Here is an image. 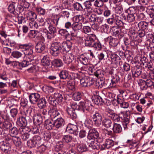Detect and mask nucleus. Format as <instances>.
<instances>
[{
	"label": "nucleus",
	"mask_w": 154,
	"mask_h": 154,
	"mask_svg": "<svg viewBox=\"0 0 154 154\" xmlns=\"http://www.w3.org/2000/svg\"><path fill=\"white\" fill-rule=\"evenodd\" d=\"M10 145L6 143H2L0 146V148L2 151L6 152H8L10 150Z\"/></svg>",
	"instance_id": "nucleus-41"
},
{
	"label": "nucleus",
	"mask_w": 154,
	"mask_h": 154,
	"mask_svg": "<svg viewBox=\"0 0 154 154\" xmlns=\"http://www.w3.org/2000/svg\"><path fill=\"white\" fill-rule=\"evenodd\" d=\"M30 102L32 104L36 103L40 97V95L38 93H32L29 96Z\"/></svg>",
	"instance_id": "nucleus-11"
},
{
	"label": "nucleus",
	"mask_w": 154,
	"mask_h": 154,
	"mask_svg": "<svg viewBox=\"0 0 154 154\" xmlns=\"http://www.w3.org/2000/svg\"><path fill=\"white\" fill-rule=\"evenodd\" d=\"M35 10L37 12L41 15H44L45 13V9L40 7L36 8Z\"/></svg>",
	"instance_id": "nucleus-63"
},
{
	"label": "nucleus",
	"mask_w": 154,
	"mask_h": 154,
	"mask_svg": "<svg viewBox=\"0 0 154 154\" xmlns=\"http://www.w3.org/2000/svg\"><path fill=\"white\" fill-rule=\"evenodd\" d=\"M120 80L119 76L116 74L112 77V79L111 80V83H110V86L111 87H115L116 86V84Z\"/></svg>",
	"instance_id": "nucleus-27"
},
{
	"label": "nucleus",
	"mask_w": 154,
	"mask_h": 154,
	"mask_svg": "<svg viewBox=\"0 0 154 154\" xmlns=\"http://www.w3.org/2000/svg\"><path fill=\"white\" fill-rule=\"evenodd\" d=\"M79 104L80 110H82L84 112L86 111H90L93 107L90 102L88 100L80 102Z\"/></svg>",
	"instance_id": "nucleus-7"
},
{
	"label": "nucleus",
	"mask_w": 154,
	"mask_h": 154,
	"mask_svg": "<svg viewBox=\"0 0 154 154\" xmlns=\"http://www.w3.org/2000/svg\"><path fill=\"white\" fill-rule=\"evenodd\" d=\"M92 101L96 105H99L102 104V99L101 97L98 95H95L92 97Z\"/></svg>",
	"instance_id": "nucleus-30"
},
{
	"label": "nucleus",
	"mask_w": 154,
	"mask_h": 154,
	"mask_svg": "<svg viewBox=\"0 0 154 154\" xmlns=\"http://www.w3.org/2000/svg\"><path fill=\"white\" fill-rule=\"evenodd\" d=\"M113 132L115 133H119L122 131V128L121 125L116 123H114L112 128Z\"/></svg>",
	"instance_id": "nucleus-26"
},
{
	"label": "nucleus",
	"mask_w": 154,
	"mask_h": 154,
	"mask_svg": "<svg viewBox=\"0 0 154 154\" xmlns=\"http://www.w3.org/2000/svg\"><path fill=\"white\" fill-rule=\"evenodd\" d=\"M73 59L74 56L72 53L66 54L63 57V62L68 65L71 63Z\"/></svg>",
	"instance_id": "nucleus-13"
},
{
	"label": "nucleus",
	"mask_w": 154,
	"mask_h": 154,
	"mask_svg": "<svg viewBox=\"0 0 154 154\" xmlns=\"http://www.w3.org/2000/svg\"><path fill=\"white\" fill-rule=\"evenodd\" d=\"M42 143L41 137L37 135L35 136L32 139L28 141V145L30 147L32 148L38 146Z\"/></svg>",
	"instance_id": "nucleus-8"
},
{
	"label": "nucleus",
	"mask_w": 154,
	"mask_h": 154,
	"mask_svg": "<svg viewBox=\"0 0 154 154\" xmlns=\"http://www.w3.org/2000/svg\"><path fill=\"white\" fill-rule=\"evenodd\" d=\"M79 60H75L74 62L69 67V69L72 71H75L78 69Z\"/></svg>",
	"instance_id": "nucleus-39"
},
{
	"label": "nucleus",
	"mask_w": 154,
	"mask_h": 154,
	"mask_svg": "<svg viewBox=\"0 0 154 154\" xmlns=\"http://www.w3.org/2000/svg\"><path fill=\"white\" fill-rule=\"evenodd\" d=\"M53 65L54 66L57 67H59L62 66L63 65V63L62 60L60 59H55L52 61Z\"/></svg>",
	"instance_id": "nucleus-44"
},
{
	"label": "nucleus",
	"mask_w": 154,
	"mask_h": 154,
	"mask_svg": "<svg viewBox=\"0 0 154 154\" xmlns=\"http://www.w3.org/2000/svg\"><path fill=\"white\" fill-rule=\"evenodd\" d=\"M128 35L132 39H136L137 36V34L135 32V30L132 29L129 30Z\"/></svg>",
	"instance_id": "nucleus-49"
},
{
	"label": "nucleus",
	"mask_w": 154,
	"mask_h": 154,
	"mask_svg": "<svg viewBox=\"0 0 154 154\" xmlns=\"http://www.w3.org/2000/svg\"><path fill=\"white\" fill-rule=\"evenodd\" d=\"M84 41L85 45L86 47H92L94 42L96 40L97 37L94 34H91L87 35L84 37H82Z\"/></svg>",
	"instance_id": "nucleus-4"
},
{
	"label": "nucleus",
	"mask_w": 154,
	"mask_h": 154,
	"mask_svg": "<svg viewBox=\"0 0 154 154\" xmlns=\"http://www.w3.org/2000/svg\"><path fill=\"white\" fill-rule=\"evenodd\" d=\"M101 124L104 127L107 129L111 128L113 125L111 120L106 118H105L103 119Z\"/></svg>",
	"instance_id": "nucleus-20"
},
{
	"label": "nucleus",
	"mask_w": 154,
	"mask_h": 154,
	"mask_svg": "<svg viewBox=\"0 0 154 154\" xmlns=\"http://www.w3.org/2000/svg\"><path fill=\"white\" fill-rule=\"evenodd\" d=\"M54 127L58 129L64 126L65 124V121L62 118H58L54 121Z\"/></svg>",
	"instance_id": "nucleus-18"
},
{
	"label": "nucleus",
	"mask_w": 154,
	"mask_h": 154,
	"mask_svg": "<svg viewBox=\"0 0 154 154\" xmlns=\"http://www.w3.org/2000/svg\"><path fill=\"white\" fill-rule=\"evenodd\" d=\"M45 98L46 99V100H48L49 103L52 105L54 106H56L57 104V101L55 100L54 96L52 97L50 95H48Z\"/></svg>",
	"instance_id": "nucleus-29"
},
{
	"label": "nucleus",
	"mask_w": 154,
	"mask_h": 154,
	"mask_svg": "<svg viewBox=\"0 0 154 154\" xmlns=\"http://www.w3.org/2000/svg\"><path fill=\"white\" fill-rule=\"evenodd\" d=\"M48 23L49 25L48 27L49 32L54 34L57 31L56 27L53 26L52 25L50 24L49 22Z\"/></svg>",
	"instance_id": "nucleus-57"
},
{
	"label": "nucleus",
	"mask_w": 154,
	"mask_h": 154,
	"mask_svg": "<svg viewBox=\"0 0 154 154\" xmlns=\"http://www.w3.org/2000/svg\"><path fill=\"white\" fill-rule=\"evenodd\" d=\"M18 133V130L15 127H14L10 130V134L12 137H15V136Z\"/></svg>",
	"instance_id": "nucleus-53"
},
{
	"label": "nucleus",
	"mask_w": 154,
	"mask_h": 154,
	"mask_svg": "<svg viewBox=\"0 0 154 154\" xmlns=\"http://www.w3.org/2000/svg\"><path fill=\"white\" fill-rule=\"evenodd\" d=\"M25 16L27 18V20L30 21H34L37 18L36 14L32 11L26 12Z\"/></svg>",
	"instance_id": "nucleus-15"
},
{
	"label": "nucleus",
	"mask_w": 154,
	"mask_h": 154,
	"mask_svg": "<svg viewBox=\"0 0 154 154\" xmlns=\"http://www.w3.org/2000/svg\"><path fill=\"white\" fill-rule=\"evenodd\" d=\"M16 123L18 125L22 127V128H23L27 125V122L25 118L24 117V116H23L17 119Z\"/></svg>",
	"instance_id": "nucleus-22"
},
{
	"label": "nucleus",
	"mask_w": 154,
	"mask_h": 154,
	"mask_svg": "<svg viewBox=\"0 0 154 154\" xmlns=\"http://www.w3.org/2000/svg\"><path fill=\"white\" fill-rule=\"evenodd\" d=\"M29 46V45L27 44H24L20 45V48H24V53L26 56L27 59L30 60L34 61L33 59L34 57L33 54V51L32 50L31 48H27L26 47Z\"/></svg>",
	"instance_id": "nucleus-6"
},
{
	"label": "nucleus",
	"mask_w": 154,
	"mask_h": 154,
	"mask_svg": "<svg viewBox=\"0 0 154 154\" xmlns=\"http://www.w3.org/2000/svg\"><path fill=\"white\" fill-rule=\"evenodd\" d=\"M140 82L142 85H145L147 87H151L152 88V86L154 83L150 79L142 80Z\"/></svg>",
	"instance_id": "nucleus-32"
},
{
	"label": "nucleus",
	"mask_w": 154,
	"mask_h": 154,
	"mask_svg": "<svg viewBox=\"0 0 154 154\" xmlns=\"http://www.w3.org/2000/svg\"><path fill=\"white\" fill-rule=\"evenodd\" d=\"M141 68L137 67H135L134 69L132 71L133 76L134 77H138L141 73Z\"/></svg>",
	"instance_id": "nucleus-34"
},
{
	"label": "nucleus",
	"mask_w": 154,
	"mask_h": 154,
	"mask_svg": "<svg viewBox=\"0 0 154 154\" xmlns=\"http://www.w3.org/2000/svg\"><path fill=\"white\" fill-rule=\"evenodd\" d=\"M12 140L14 144L16 146H19L21 144V141L20 138L18 137H12Z\"/></svg>",
	"instance_id": "nucleus-43"
},
{
	"label": "nucleus",
	"mask_w": 154,
	"mask_h": 154,
	"mask_svg": "<svg viewBox=\"0 0 154 154\" xmlns=\"http://www.w3.org/2000/svg\"><path fill=\"white\" fill-rule=\"evenodd\" d=\"M135 14H128L127 16V19L129 22H133L135 20Z\"/></svg>",
	"instance_id": "nucleus-52"
},
{
	"label": "nucleus",
	"mask_w": 154,
	"mask_h": 154,
	"mask_svg": "<svg viewBox=\"0 0 154 154\" xmlns=\"http://www.w3.org/2000/svg\"><path fill=\"white\" fill-rule=\"evenodd\" d=\"M33 121L36 122L38 125H40L42 122V116L40 114H38L36 116L33 117Z\"/></svg>",
	"instance_id": "nucleus-47"
},
{
	"label": "nucleus",
	"mask_w": 154,
	"mask_h": 154,
	"mask_svg": "<svg viewBox=\"0 0 154 154\" xmlns=\"http://www.w3.org/2000/svg\"><path fill=\"white\" fill-rule=\"evenodd\" d=\"M94 85L97 88H101L104 85L105 82L103 80L98 79L96 80L94 82Z\"/></svg>",
	"instance_id": "nucleus-40"
},
{
	"label": "nucleus",
	"mask_w": 154,
	"mask_h": 154,
	"mask_svg": "<svg viewBox=\"0 0 154 154\" xmlns=\"http://www.w3.org/2000/svg\"><path fill=\"white\" fill-rule=\"evenodd\" d=\"M62 92H57L54 93V97L57 101V104L61 103L63 99V97L62 95Z\"/></svg>",
	"instance_id": "nucleus-33"
},
{
	"label": "nucleus",
	"mask_w": 154,
	"mask_h": 154,
	"mask_svg": "<svg viewBox=\"0 0 154 154\" xmlns=\"http://www.w3.org/2000/svg\"><path fill=\"white\" fill-rule=\"evenodd\" d=\"M112 34L115 36H119L120 34L121 31V29L119 28H116L112 29Z\"/></svg>",
	"instance_id": "nucleus-55"
},
{
	"label": "nucleus",
	"mask_w": 154,
	"mask_h": 154,
	"mask_svg": "<svg viewBox=\"0 0 154 154\" xmlns=\"http://www.w3.org/2000/svg\"><path fill=\"white\" fill-rule=\"evenodd\" d=\"M99 136V134L95 129H91L89 131L88 138L91 139H97Z\"/></svg>",
	"instance_id": "nucleus-12"
},
{
	"label": "nucleus",
	"mask_w": 154,
	"mask_h": 154,
	"mask_svg": "<svg viewBox=\"0 0 154 154\" xmlns=\"http://www.w3.org/2000/svg\"><path fill=\"white\" fill-rule=\"evenodd\" d=\"M106 41H108L109 45L115 47L118 43V40L115 38H113L111 36H109L105 38Z\"/></svg>",
	"instance_id": "nucleus-25"
},
{
	"label": "nucleus",
	"mask_w": 154,
	"mask_h": 154,
	"mask_svg": "<svg viewBox=\"0 0 154 154\" xmlns=\"http://www.w3.org/2000/svg\"><path fill=\"white\" fill-rule=\"evenodd\" d=\"M61 45L62 50L63 51L68 52L72 48L71 43L70 42H63L61 44Z\"/></svg>",
	"instance_id": "nucleus-23"
},
{
	"label": "nucleus",
	"mask_w": 154,
	"mask_h": 154,
	"mask_svg": "<svg viewBox=\"0 0 154 154\" xmlns=\"http://www.w3.org/2000/svg\"><path fill=\"white\" fill-rule=\"evenodd\" d=\"M97 15L94 14L91 15L88 17V19L89 22L95 23L96 22Z\"/></svg>",
	"instance_id": "nucleus-62"
},
{
	"label": "nucleus",
	"mask_w": 154,
	"mask_h": 154,
	"mask_svg": "<svg viewBox=\"0 0 154 154\" xmlns=\"http://www.w3.org/2000/svg\"><path fill=\"white\" fill-rule=\"evenodd\" d=\"M54 122L52 120L47 119L45 121V127L46 129L48 130H51L53 127H54Z\"/></svg>",
	"instance_id": "nucleus-24"
},
{
	"label": "nucleus",
	"mask_w": 154,
	"mask_h": 154,
	"mask_svg": "<svg viewBox=\"0 0 154 154\" xmlns=\"http://www.w3.org/2000/svg\"><path fill=\"white\" fill-rule=\"evenodd\" d=\"M82 95L79 92H75L72 95V98L75 101L79 100L81 98Z\"/></svg>",
	"instance_id": "nucleus-50"
},
{
	"label": "nucleus",
	"mask_w": 154,
	"mask_h": 154,
	"mask_svg": "<svg viewBox=\"0 0 154 154\" xmlns=\"http://www.w3.org/2000/svg\"><path fill=\"white\" fill-rule=\"evenodd\" d=\"M77 149L80 152H83L87 150L85 145L84 144H78L77 147Z\"/></svg>",
	"instance_id": "nucleus-46"
},
{
	"label": "nucleus",
	"mask_w": 154,
	"mask_h": 154,
	"mask_svg": "<svg viewBox=\"0 0 154 154\" xmlns=\"http://www.w3.org/2000/svg\"><path fill=\"white\" fill-rule=\"evenodd\" d=\"M99 143L98 142L97 140H94V141H91V143L89 144V148L90 149H98Z\"/></svg>",
	"instance_id": "nucleus-35"
},
{
	"label": "nucleus",
	"mask_w": 154,
	"mask_h": 154,
	"mask_svg": "<svg viewBox=\"0 0 154 154\" xmlns=\"http://www.w3.org/2000/svg\"><path fill=\"white\" fill-rule=\"evenodd\" d=\"M105 112L108 116L111 118L115 114L113 110L108 108L106 109Z\"/></svg>",
	"instance_id": "nucleus-59"
},
{
	"label": "nucleus",
	"mask_w": 154,
	"mask_h": 154,
	"mask_svg": "<svg viewBox=\"0 0 154 154\" xmlns=\"http://www.w3.org/2000/svg\"><path fill=\"white\" fill-rule=\"evenodd\" d=\"M73 139L72 136L69 135H67L63 136L62 140L65 143H68L71 142Z\"/></svg>",
	"instance_id": "nucleus-48"
},
{
	"label": "nucleus",
	"mask_w": 154,
	"mask_h": 154,
	"mask_svg": "<svg viewBox=\"0 0 154 154\" xmlns=\"http://www.w3.org/2000/svg\"><path fill=\"white\" fill-rule=\"evenodd\" d=\"M79 61L81 63L86 66L89 70L90 69H91L90 68L89 64V61L88 57H87L83 55H81L80 56L79 59H78Z\"/></svg>",
	"instance_id": "nucleus-17"
},
{
	"label": "nucleus",
	"mask_w": 154,
	"mask_h": 154,
	"mask_svg": "<svg viewBox=\"0 0 154 154\" xmlns=\"http://www.w3.org/2000/svg\"><path fill=\"white\" fill-rule=\"evenodd\" d=\"M32 61L30 60L27 59V60H24L20 62H16L15 64H16L18 68L21 69L23 67H25L30 65H32V63L31 62Z\"/></svg>",
	"instance_id": "nucleus-10"
},
{
	"label": "nucleus",
	"mask_w": 154,
	"mask_h": 154,
	"mask_svg": "<svg viewBox=\"0 0 154 154\" xmlns=\"http://www.w3.org/2000/svg\"><path fill=\"white\" fill-rule=\"evenodd\" d=\"M130 115V112L128 111L125 112L121 111L118 115L115 113L111 119L113 121L114 123H115L120 122V118H121L123 127L125 129H126L129 122Z\"/></svg>",
	"instance_id": "nucleus-1"
},
{
	"label": "nucleus",
	"mask_w": 154,
	"mask_h": 154,
	"mask_svg": "<svg viewBox=\"0 0 154 154\" xmlns=\"http://www.w3.org/2000/svg\"><path fill=\"white\" fill-rule=\"evenodd\" d=\"M62 48L60 42H55L51 45L50 53L53 56H57L61 52Z\"/></svg>",
	"instance_id": "nucleus-3"
},
{
	"label": "nucleus",
	"mask_w": 154,
	"mask_h": 154,
	"mask_svg": "<svg viewBox=\"0 0 154 154\" xmlns=\"http://www.w3.org/2000/svg\"><path fill=\"white\" fill-rule=\"evenodd\" d=\"M51 60L49 57L47 55L45 56L41 60V63L42 65L48 68L50 64Z\"/></svg>",
	"instance_id": "nucleus-28"
},
{
	"label": "nucleus",
	"mask_w": 154,
	"mask_h": 154,
	"mask_svg": "<svg viewBox=\"0 0 154 154\" xmlns=\"http://www.w3.org/2000/svg\"><path fill=\"white\" fill-rule=\"evenodd\" d=\"M68 72L66 70H63L60 72L59 75L60 79H66L68 76Z\"/></svg>",
	"instance_id": "nucleus-42"
},
{
	"label": "nucleus",
	"mask_w": 154,
	"mask_h": 154,
	"mask_svg": "<svg viewBox=\"0 0 154 154\" xmlns=\"http://www.w3.org/2000/svg\"><path fill=\"white\" fill-rule=\"evenodd\" d=\"M38 106L40 108H44L46 106L47 103L46 99L45 98H42L38 100Z\"/></svg>",
	"instance_id": "nucleus-36"
},
{
	"label": "nucleus",
	"mask_w": 154,
	"mask_h": 154,
	"mask_svg": "<svg viewBox=\"0 0 154 154\" xmlns=\"http://www.w3.org/2000/svg\"><path fill=\"white\" fill-rule=\"evenodd\" d=\"M48 114L52 119H54L60 115V113L54 106H52L48 111Z\"/></svg>",
	"instance_id": "nucleus-16"
},
{
	"label": "nucleus",
	"mask_w": 154,
	"mask_h": 154,
	"mask_svg": "<svg viewBox=\"0 0 154 154\" xmlns=\"http://www.w3.org/2000/svg\"><path fill=\"white\" fill-rule=\"evenodd\" d=\"M80 82L81 85L83 86H90L94 84L95 79L88 76H84L80 79Z\"/></svg>",
	"instance_id": "nucleus-5"
},
{
	"label": "nucleus",
	"mask_w": 154,
	"mask_h": 154,
	"mask_svg": "<svg viewBox=\"0 0 154 154\" xmlns=\"http://www.w3.org/2000/svg\"><path fill=\"white\" fill-rule=\"evenodd\" d=\"M37 31L31 30L29 32L28 36L31 38H34L37 36Z\"/></svg>",
	"instance_id": "nucleus-60"
},
{
	"label": "nucleus",
	"mask_w": 154,
	"mask_h": 154,
	"mask_svg": "<svg viewBox=\"0 0 154 154\" xmlns=\"http://www.w3.org/2000/svg\"><path fill=\"white\" fill-rule=\"evenodd\" d=\"M11 55L14 58L18 59L21 57L22 54L18 51H14L12 52Z\"/></svg>",
	"instance_id": "nucleus-54"
},
{
	"label": "nucleus",
	"mask_w": 154,
	"mask_h": 154,
	"mask_svg": "<svg viewBox=\"0 0 154 154\" xmlns=\"http://www.w3.org/2000/svg\"><path fill=\"white\" fill-rule=\"evenodd\" d=\"M91 116L94 124L97 126H100L103 120L101 115L98 112H95L94 114H91Z\"/></svg>",
	"instance_id": "nucleus-9"
},
{
	"label": "nucleus",
	"mask_w": 154,
	"mask_h": 154,
	"mask_svg": "<svg viewBox=\"0 0 154 154\" xmlns=\"http://www.w3.org/2000/svg\"><path fill=\"white\" fill-rule=\"evenodd\" d=\"M59 32L61 35L65 37L66 38L70 35L68 31L65 29H60L59 31Z\"/></svg>",
	"instance_id": "nucleus-51"
},
{
	"label": "nucleus",
	"mask_w": 154,
	"mask_h": 154,
	"mask_svg": "<svg viewBox=\"0 0 154 154\" xmlns=\"http://www.w3.org/2000/svg\"><path fill=\"white\" fill-rule=\"evenodd\" d=\"M148 3V0H138L137 3V8L141 11H144L146 6L147 5Z\"/></svg>",
	"instance_id": "nucleus-14"
},
{
	"label": "nucleus",
	"mask_w": 154,
	"mask_h": 154,
	"mask_svg": "<svg viewBox=\"0 0 154 154\" xmlns=\"http://www.w3.org/2000/svg\"><path fill=\"white\" fill-rule=\"evenodd\" d=\"M82 27V23L75 22L72 24V28L74 31L81 29Z\"/></svg>",
	"instance_id": "nucleus-38"
},
{
	"label": "nucleus",
	"mask_w": 154,
	"mask_h": 154,
	"mask_svg": "<svg viewBox=\"0 0 154 154\" xmlns=\"http://www.w3.org/2000/svg\"><path fill=\"white\" fill-rule=\"evenodd\" d=\"M92 44V47H93L95 49L97 50H100L101 48V44L98 42H95V41Z\"/></svg>",
	"instance_id": "nucleus-56"
},
{
	"label": "nucleus",
	"mask_w": 154,
	"mask_h": 154,
	"mask_svg": "<svg viewBox=\"0 0 154 154\" xmlns=\"http://www.w3.org/2000/svg\"><path fill=\"white\" fill-rule=\"evenodd\" d=\"M107 54L106 51H104L99 54L98 55V57L100 60H105L106 56H107Z\"/></svg>",
	"instance_id": "nucleus-61"
},
{
	"label": "nucleus",
	"mask_w": 154,
	"mask_h": 154,
	"mask_svg": "<svg viewBox=\"0 0 154 154\" xmlns=\"http://www.w3.org/2000/svg\"><path fill=\"white\" fill-rule=\"evenodd\" d=\"M78 127L76 125L71 124H69L66 128V130L69 133L71 134H77Z\"/></svg>",
	"instance_id": "nucleus-19"
},
{
	"label": "nucleus",
	"mask_w": 154,
	"mask_h": 154,
	"mask_svg": "<svg viewBox=\"0 0 154 154\" xmlns=\"http://www.w3.org/2000/svg\"><path fill=\"white\" fill-rule=\"evenodd\" d=\"M45 44L42 42H39L36 44L35 46L36 51L38 53H41L45 49Z\"/></svg>",
	"instance_id": "nucleus-21"
},
{
	"label": "nucleus",
	"mask_w": 154,
	"mask_h": 154,
	"mask_svg": "<svg viewBox=\"0 0 154 154\" xmlns=\"http://www.w3.org/2000/svg\"><path fill=\"white\" fill-rule=\"evenodd\" d=\"M75 110H80L79 104L78 105L75 103H72L69 107H68L66 111L69 117L72 119H75L77 117V114Z\"/></svg>",
	"instance_id": "nucleus-2"
},
{
	"label": "nucleus",
	"mask_w": 154,
	"mask_h": 154,
	"mask_svg": "<svg viewBox=\"0 0 154 154\" xmlns=\"http://www.w3.org/2000/svg\"><path fill=\"white\" fill-rule=\"evenodd\" d=\"M73 8L77 11H81L83 9L82 7L81 4L79 3L76 2L73 5Z\"/></svg>",
	"instance_id": "nucleus-64"
},
{
	"label": "nucleus",
	"mask_w": 154,
	"mask_h": 154,
	"mask_svg": "<svg viewBox=\"0 0 154 154\" xmlns=\"http://www.w3.org/2000/svg\"><path fill=\"white\" fill-rule=\"evenodd\" d=\"M17 3L13 2L10 4L8 7V11L11 13L14 14V12L15 11V6L17 5Z\"/></svg>",
	"instance_id": "nucleus-45"
},
{
	"label": "nucleus",
	"mask_w": 154,
	"mask_h": 154,
	"mask_svg": "<svg viewBox=\"0 0 154 154\" xmlns=\"http://www.w3.org/2000/svg\"><path fill=\"white\" fill-rule=\"evenodd\" d=\"M105 144L107 146V148L108 149L114 145V142L112 140L107 139L106 140Z\"/></svg>",
	"instance_id": "nucleus-58"
},
{
	"label": "nucleus",
	"mask_w": 154,
	"mask_h": 154,
	"mask_svg": "<svg viewBox=\"0 0 154 154\" xmlns=\"http://www.w3.org/2000/svg\"><path fill=\"white\" fill-rule=\"evenodd\" d=\"M117 101L121 107L123 108H127L129 106V104L128 103L123 101L120 98L117 97Z\"/></svg>",
	"instance_id": "nucleus-31"
},
{
	"label": "nucleus",
	"mask_w": 154,
	"mask_h": 154,
	"mask_svg": "<svg viewBox=\"0 0 154 154\" xmlns=\"http://www.w3.org/2000/svg\"><path fill=\"white\" fill-rule=\"evenodd\" d=\"M148 23L145 21H142L140 22L138 24V26L139 28L142 29V30L148 29Z\"/></svg>",
	"instance_id": "nucleus-37"
}]
</instances>
